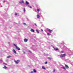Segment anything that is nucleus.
Returning a JSON list of instances; mask_svg holds the SVG:
<instances>
[{
    "label": "nucleus",
    "mask_w": 73,
    "mask_h": 73,
    "mask_svg": "<svg viewBox=\"0 0 73 73\" xmlns=\"http://www.w3.org/2000/svg\"><path fill=\"white\" fill-rule=\"evenodd\" d=\"M66 56V53H64L63 54H60V57H65Z\"/></svg>",
    "instance_id": "nucleus-1"
},
{
    "label": "nucleus",
    "mask_w": 73,
    "mask_h": 73,
    "mask_svg": "<svg viewBox=\"0 0 73 73\" xmlns=\"http://www.w3.org/2000/svg\"><path fill=\"white\" fill-rule=\"evenodd\" d=\"M14 46L16 47V49H17L18 50H20V48L19 47H18L17 46H16L15 44H14Z\"/></svg>",
    "instance_id": "nucleus-2"
},
{
    "label": "nucleus",
    "mask_w": 73,
    "mask_h": 73,
    "mask_svg": "<svg viewBox=\"0 0 73 73\" xmlns=\"http://www.w3.org/2000/svg\"><path fill=\"white\" fill-rule=\"evenodd\" d=\"M14 62H15L16 64H17L19 62H20V60H17V61L14 60Z\"/></svg>",
    "instance_id": "nucleus-3"
},
{
    "label": "nucleus",
    "mask_w": 73,
    "mask_h": 73,
    "mask_svg": "<svg viewBox=\"0 0 73 73\" xmlns=\"http://www.w3.org/2000/svg\"><path fill=\"white\" fill-rule=\"evenodd\" d=\"M48 31L50 33H52V32H53V30L49 29L48 30Z\"/></svg>",
    "instance_id": "nucleus-4"
},
{
    "label": "nucleus",
    "mask_w": 73,
    "mask_h": 73,
    "mask_svg": "<svg viewBox=\"0 0 73 73\" xmlns=\"http://www.w3.org/2000/svg\"><path fill=\"white\" fill-rule=\"evenodd\" d=\"M24 41L25 42H27V41H28V39H27V38H25V39H24Z\"/></svg>",
    "instance_id": "nucleus-5"
},
{
    "label": "nucleus",
    "mask_w": 73,
    "mask_h": 73,
    "mask_svg": "<svg viewBox=\"0 0 73 73\" xmlns=\"http://www.w3.org/2000/svg\"><path fill=\"white\" fill-rule=\"evenodd\" d=\"M12 57V56L11 55H9L7 57V58H11Z\"/></svg>",
    "instance_id": "nucleus-6"
},
{
    "label": "nucleus",
    "mask_w": 73,
    "mask_h": 73,
    "mask_svg": "<svg viewBox=\"0 0 73 73\" xmlns=\"http://www.w3.org/2000/svg\"><path fill=\"white\" fill-rule=\"evenodd\" d=\"M25 4L27 5H28L29 4V2H28V1H27L26 2Z\"/></svg>",
    "instance_id": "nucleus-7"
},
{
    "label": "nucleus",
    "mask_w": 73,
    "mask_h": 73,
    "mask_svg": "<svg viewBox=\"0 0 73 73\" xmlns=\"http://www.w3.org/2000/svg\"><path fill=\"white\" fill-rule=\"evenodd\" d=\"M65 66L66 67L67 69H68V68H69V66H68L66 64L65 65Z\"/></svg>",
    "instance_id": "nucleus-8"
},
{
    "label": "nucleus",
    "mask_w": 73,
    "mask_h": 73,
    "mask_svg": "<svg viewBox=\"0 0 73 73\" xmlns=\"http://www.w3.org/2000/svg\"><path fill=\"white\" fill-rule=\"evenodd\" d=\"M31 32H35V30L33 29H31L30 30Z\"/></svg>",
    "instance_id": "nucleus-9"
},
{
    "label": "nucleus",
    "mask_w": 73,
    "mask_h": 73,
    "mask_svg": "<svg viewBox=\"0 0 73 73\" xmlns=\"http://www.w3.org/2000/svg\"><path fill=\"white\" fill-rule=\"evenodd\" d=\"M13 52L15 53L16 54V51L15 50V49H13Z\"/></svg>",
    "instance_id": "nucleus-10"
},
{
    "label": "nucleus",
    "mask_w": 73,
    "mask_h": 73,
    "mask_svg": "<svg viewBox=\"0 0 73 73\" xmlns=\"http://www.w3.org/2000/svg\"><path fill=\"white\" fill-rule=\"evenodd\" d=\"M36 17L37 18H40V15H36Z\"/></svg>",
    "instance_id": "nucleus-11"
},
{
    "label": "nucleus",
    "mask_w": 73,
    "mask_h": 73,
    "mask_svg": "<svg viewBox=\"0 0 73 73\" xmlns=\"http://www.w3.org/2000/svg\"><path fill=\"white\" fill-rule=\"evenodd\" d=\"M42 68H43V69H44V70L46 69V68H45V67H44V66H42Z\"/></svg>",
    "instance_id": "nucleus-12"
},
{
    "label": "nucleus",
    "mask_w": 73,
    "mask_h": 73,
    "mask_svg": "<svg viewBox=\"0 0 73 73\" xmlns=\"http://www.w3.org/2000/svg\"><path fill=\"white\" fill-rule=\"evenodd\" d=\"M33 72L34 73H36V70L35 69H33Z\"/></svg>",
    "instance_id": "nucleus-13"
},
{
    "label": "nucleus",
    "mask_w": 73,
    "mask_h": 73,
    "mask_svg": "<svg viewBox=\"0 0 73 73\" xmlns=\"http://www.w3.org/2000/svg\"><path fill=\"white\" fill-rule=\"evenodd\" d=\"M61 68H63V69H65V70H66V68H65V67H62Z\"/></svg>",
    "instance_id": "nucleus-14"
},
{
    "label": "nucleus",
    "mask_w": 73,
    "mask_h": 73,
    "mask_svg": "<svg viewBox=\"0 0 73 73\" xmlns=\"http://www.w3.org/2000/svg\"><path fill=\"white\" fill-rule=\"evenodd\" d=\"M28 7L30 8H32V6H31L30 5H28Z\"/></svg>",
    "instance_id": "nucleus-15"
},
{
    "label": "nucleus",
    "mask_w": 73,
    "mask_h": 73,
    "mask_svg": "<svg viewBox=\"0 0 73 73\" xmlns=\"http://www.w3.org/2000/svg\"><path fill=\"white\" fill-rule=\"evenodd\" d=\"M36 32H37L38 33H39V31H38L37 30H36Z\"/></svg>",
    "instance_id": "nucleus-16"
},
{
    "label": "nucleus",
    "mask_w": 73,
    "mask_h": 73,
    "mask_svg": "<svg viewBox=\"0 0 73 73\" xmlns=\"http://www.w3.org/2000/svg\"><path fill=\"white\" fill-rule=\"evenodd\" d=\"M48 59H49V60H52V58L50 57H48Z\"/></svg>",
    "instance_id": "nucleus-17"
},
{
    "label": "nucleus",
    "mask_w": 73,
    "mask_h": 73,
    "mask_svg": "<svg viewBox=\"0 0 73 73\" xmlns=\"http://www.w3.org/2000/svg\"><path fill=\"white\" fill-rule=\"evenodd\" d=\"M4 68L5 69H7V67L5 66H4Z\"/></svg>",
    "instance_id": "nucleus-18"
},
{
    "label": "nucleus",
    "mask_w": 73,
    "mask_h": 73,
    "mask_svg": "<svg viewBox=\"0 0 73 73\" xmlns=\"http://www.w3.org/2000/svg\"><path fill=\"white\" fill-rule=\"evenodd\" d=\"M47 35L48 36H50V34L49 33H47Z\"/></svg>",
    "instance_id": "nucleus-19"
},
{
    "label": "nucleus",
    "mask_w": 73,
    "mask_h": 73,
    "mask_svg": "<svg viewBox=\"0 0 73 73\" xmlns=\"http://www.w3.org/2000/svg\"><path fill=\"white\" fill-rule=\"evenodd\" d=\"M3 64H4V65H7V64L5 63H4V62H3Z\"/></svg>",
    "instance_id": "nucleus-20"
},
{
    "label": "nucleus",
    "mask_w": 73,
    "mask_h": 73,
    "mask_svg": "<svg viewBox=\"0 0 73 73\" xmlns=\"http://www.w3.org/2000/svg\"><path fill=\"white\" fill-rule=\"evenodd\" d=\"M21 2H22V3H24V1H22Z\"/></svg>",
    "instance_id": "nucleus-21"
},
{
    "label": "nucleus",
    "mask_w": 73,
    "mask_h": 73,
    "mask_svg": "<svg viewBox=\"0 0 73 73\" xmlns=\"http://www.w3.org/2000/svg\"><path fill=\"white\" fill-rule=\"evenodd\" d=\"M44 64H48V62H45L44 63Z\"/></svg>",
    "instance_id": "nucleus-22"
},
{
    "label": "nucleus",
    "mask_w": 73,
    "mask_h": 73,
    "mask_svg": "<svg viewBox=\"0 0 73 73\" xmlns=\"http://www.w3.org/2000/svg\"><path fill=\"white\" fill-rule=\"evenodd\" d=\"M37 11H38V12H39L40 11V9H37Z\"/></svg>",
    "instance_id": "nucleus-23"
},
{
    "label": "nucleus",
    "mask_w": 73,
    "mask_h": 73,
    "mask_svg": "<svg viewBox=\"0 0 73 73\" xmlns=\"http://www.w3.org/2000/svg\"><path fill=\"white\" fill-rule=\"evenodd\" d=\"M55 71H56V70H55V69H54L53 70V72H55Z\"/></svg>",
    "instance_id": "nucleus-24"
},
{
    "label": "nucleus",
    "mask_w": 73,
    "mask_h": 73,
    "mask_svg": "<svg viewBox=\"0 0 73 73\" xmlns=\"http://www.w3.org/2000/svg\"><path fill=\"white\" fill-rule=\"evenodd\" d=\"M23 25H27V24H26L25 23H23Z\"/></svg>",
    "instance_id": "nucleus-25"
},
{
    "label": "nucleus",
    "mask_w": 73,
    "mask_h": 73,
    "mask_svg": "<svg viewBox=\"0 0 73 73\" xmlns=\"http://www.w3.org/2000/svg\"><path fill=\"white\" fill-rule=\"evenodd\" d=\"M19 4H21L22 3V2H19Z\"/></svg>",
    "instance_id": "nucleus-26"
},
{
    "label": "nucleus",
    "mask_w": 73,
    "mask_h": 73,
    "mask_svg": "<svg viewBox=\"0 0 73 73\" xmlns=\"http://www.w3.org/2000/svg\"><path fill=\"white\" fill-rule=\"evenodd\" d=\"M24 12H25V8H24Z\"/></svg>",
    "instance_id": "nucleus-27"
},
{
    "label": "nucleus",
    "mask_w": 73,
    "mask_h": 73,
    "mask_svg": "<svg viewBox=\"0 0 73 73\" xmlns=\"http://www.w3.org/2000/svg\"><path fill=\"white\" fill-rule=\"evenodd\" d=\"M55 49L56 50H58V48H55Z\"/></svg>",
    "instance_id": "nucleus-28"
},
{
    "label": "nucleus",
    "mask_w": 73,
    "mask_h": 73,
    "mask_svg": "<svg viewBox=\"0 0 73 73\" xmlns=\"http://www.w3.org/2000/svg\"><path fill=\"white\" fill-rule=\"evenodd\" d=\"M61 53H64V51H61Z\"/></svg>",
    "instance_id": "nucleus-29"
},
{
    "label": "nucleus",
    "mask_w": 73,
    "mask_h": 73,
    "mask_svg": "<svg viewBox=\"0 0 73 73\" xmlns=\"http://www.w3.org/2000/svg\"><path fill=\"white\" fill-rule=\"evenodd\" d=\"M15 15H17V13H15Z\"/></svg>",
    "instance_id": "nucleus-30"
},
{
    "label": "nucleus",
    "mask_w": 73,
    "mask_h": 73,
    "mask_svg": "<svg viewBox=\"0 0 73 73\" xmlns=\"http://www.w3.org/2000/svg\"><path fill=\"white\" fill-rule=\"evenodd\" d=\"M0 61H1V62L3 61V60H0Z\"/></svg>",
    "instance_id": "nucleus-31"
},
{
    "label": "nucleus",
    "mask_w": 73,
    "mask_h": 73,
    "mask_svg": "<svg viewBox=\"0 0 73 73\" xmlns=\"http://www.w3.org/2000/svg\"><path fill=\"white\" fill-rule=\"evenodd\" d=\"M8 61V59H7V60H6V61L7 62V61Z\"/></svg>",
    "instance_id": "nucleus-32"
},
{
    "label": "nucleus",
    "mask_w": 73,
    "mask_h": 73,
    "mask_svg": "<svg viewBox=\"0 0 73 73\" xmlns=\"http://www.w3.org/2000/svg\"><path fill=\"white\" fill-rule=\"evenodd\" d=\"M35 25H36V26H37V25L36 24V23H35Z\"/></svg>",
    "instance_id": "nucleus-33"
},
{
    "label": "nucleus",
    "mask_w": 73,
    "mask_h": 73,
    "mask_svg": "<svg viewBox=\"0 0 73 73\" xmlns=\"http://www.w3.org/2000/svg\"><path fill=\"white\" fill-rule=\"evenodd\" d=\"M41 31H42V32H43V30L42 29H41Z\"/></svg>",
    "instance_id": "nucleus-34"
},
{
    "label": "nucleus",
    "mask_w": 73,
    "mask_h": 73,
    "mask_svg": "<svg viewBox=\"0 0 73 73\" xmlns=\"http://www.w3.org/2000/svg\"><path fill=\"white\" fill-rule=\"evenodd\" d=\"M25 52H23V54H25Z\"/></svg>",
    "instance_id": "nucleus-35"
},
{
    "label": "nucleus",
    "mask_w": 73,
    "mask_h": 73,
    "mask_svg": "<svg viewBox=\"0 0 73 73\" xmlns=\"http://www.w3.org/2000/svg\"><path fill=\"white\" fill-rule=\"evenodd\" d=\"M31 73H33V71H32Z\"/></svg>",
    "instance_id": "nucleus-36"
}]
</instances>
